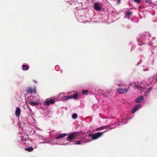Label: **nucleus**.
<instances>
[{"label": "nucleus", "mask_w": 157, "mask_h": 157, "mask_svg": "<svg viewBox=\"0 0 157 157\" xmlns=\"http://www.w3.org/2000/svg\"><path fill=\"white\" fill-rule=\"evenodd\" d=\"M118 86L119 88L117 90V91L120 94H123V93L127 92L130 89V87L129 86H126L124 84H118Z\"/></svg>", "instance_id": "f257e3e1"}, {"label": "nucleus", "mask_w": 157, "mask_h": 157, "mask_svg": "<svg viewBox=\"0 0 157 157\" xmlns=\"http://www.w3.org/2000/svg\"><path fill=\"white\" fill-rule=\"evenodd\" d=\"M78 133L77 132H73L69 134L67 137V140L69 141L74 140L75 138L78 139L77 137L78 136Z\"/></svg>", "instance_id": "f03ea898"}, {"label": "nucleus", "mask_w": 157, "mask_h": 157, "mask_svg": "<svg viewBox=\"0 0 157 157\" xmlns=\"http://www.w3.org/2000/svg\"><path fill=\"white\" fill-rule=\"evenodd\" d=\"M94 8L96 11H99L102 8V4L99 3H95L94 4Z\"/></svg>", "instance_id": "7ed1b4c3"}, {"label": "nucleus", "mask_w": 157, "mask_h": 157, "mask_svg": "<svg viewBox=\"0 0 157 157\" xmlns=\"http://www.w3.org/2000/svg\"><path fill=\"white\" fill-rule=\"evenodd\" d=\"M104 132H97L94 134L93 136V140H95L103 134Z\"/></svg>", "instance_id": "20e7f679"}, {"label": "nucleus", "mask_w": 157, "mask_h": 157, "mask_svg": "<svg viewBox=\"0 0 157 157\" xmlns=\"http://www.w3.org/2000/svg\"><path fill=\"white\" fill-rule=\"evenodd\" d=\"M55 102V101L53 99L46 101L44 102V105H46L49 106L50 104H52Z\"/></svg>", "instance_id": "39448f33"}, {"label": "nucleus", "mask_w": 157, "mask_h": 157, "mask_svg": "<svg viewBox=\"0 0 157 157\" xmlns=\"http://www.w3.org/2000/svg\"><path fill=\"white\" fill-rule=\"evenodd\" d=\"M21 110L20 108L18 107H17L16 109L15 113L16 116L18 118H19V116L21 114Z\"/></svg>", "instance_id": "423d86ee"}, {"label": "nucleus", "mask_w": 157, "mask_h": 157, "mask_svg": "<svg viewBox=\"0 0 157 157\" xmlns=\"http://www.w3.org/2000/svg\"><path fill=\"white\" fill-rule=\"evenodd\" d=\"M143 97V96H140V97L137 98L136 100L135 101L137 103H141L144 100Z\"/></svg>", "instance_id": "0eeeda50"}, {"label": "nucleus", "mask_w": 157, "mask_h": 157, "mask_svg": "<svg viewBox=\"0 0 157 157\" xmlns=\"http://www.w3.org/2000/svg\"><path fill=\"white\" fill-rule=\"evenodd\" d=\"M140 107V105H139L135 106L132 109V113H134L136 111H137L139 109Z\"/></svg>", "instance_id": "6e6552de"}, {"label": "nucleus", "mask_w": 157, "mask_h": 157, "mask_svg": "<svg viewBox=\"0 0 157 157\" xmlns=\"http://www.w3.org/2000/svg\"><path fill=\"white\" fill-rule=\"evenodd\" d=\"M67 134L66 133L59 134L58 136L56 138V139H59L61 138L67 136Z\"/></svg>", "instance_id": "1a4fd4ad"}, {"label": "nucleus", "mask_w": 157, "mask_h": 157, "mask_svg": "<svg viewBox=\"0 0 157 157\" xmlns=\"http://www.w3.org/2000/svg\"><path fill=\"white\" fill-rule=\"evenodd\" d=\"M26 91L30 93H33V92H35V90L33 89L31 87H29L26 89Z\"/></svg>", "instance_id": "9d476101"}, {"label": "nucleus", "mask_w": 157, "mask_h": 157, "mask_svg": "<svg viewBox=\"0 0 157 157\" xmlns=\"http://www.w3.org/2000/svg\"><path fill=\"white\" fill-rule=\"evenodd\" d=\"M34 148L32 147H26L25 148V150L27 151H28L29 152H31L32 151Z\"/></svg>", "instance_id": "9b49d317"}, {"label": "nucleus", "mask_w": 157, "mask_h": 157, "mask_svg": "<svg viewBox=\"0 0 157 157\" xmlns=\"http://www.w3.org/2000/svg\"><path fill=\"white\" fill-rule=\"evenodd\" d=\"M71 95L72 97V98H73L76 99H77L78 98V95L77 93L72 94Z\"/></svg>", "instance_id": "f8f14e48"}, {"label": "nucleus", "mask_w": 157, "mask_h": 157, "mask_svg": "<svg viewBox=\"0 0 157 157\" xmlns=\"http://www.w3.org/2000/svg\"><path fill=\"white\" fill-rule=\"evenodd\" d=\"M72 98V97L71 96V95L69 96H66L63 99V101H67L68 99H71Z\"/></svg>", "instance_id": "ddd939ff"}, {"label": "nucleus", "mask_w": 157, "mask_h": 157, "mask_svg": "<svg viewBox=\"0 0 157 157\" xmlns=\"http://www.w3.org/2000/svg\"><path fill=\"white\" fill-rule=\"evenodd\" d=\"M29 103L32 105L35 106L38 105V103L37 102H34L33 101H31L29 102Z\"/></svg>", "instance_id": "4468645a"}, {"label": "nucleus", "mask_w": 157, "mask_h": 157, "mask_svg": "<svg viewBox=\"0 0 157 157\" xmlns=\"http://www.w3.org/2000/svg\"><path fill=\"white\" fill-rule=\"evenodd\" d=\"M22 69L23 70H27L29 68V67L28 66H26L25 65H23L22 66Z\"/></svg>", "instance_id": "2eb2a0df"}, {"label": "nucleus", "mask_w": 157, "mask_h": 157, "mask_svg": "<svg viewBox=\"0 0 157 157\" xmlns=\"http://www.w3.org/2000/svg\"><path fill=\"white\" fill-rule=\"evenodd\" d=\"M82 140H80L79 141H75V142H76L75 143H74L73 144H81V142H82Z\"/></svg>", "instance_id": "dca6fc26"}, {"label": "nucleus", "mask_w": 157, "mask_h": 157, "mask_svg": "<svg viewBox=\"0 0 157 157\" xmlns=\"http://www.w3.org/2000/svg\"><path fill=\"white\" fill-rule=\"evenodd\" d=\"M107 126H103L101 127L98 128H97L98 130H102L103 129H104L105 128L107 127Z\"/></svg>", "instance_id": "f3484780"}, {"label": "nucleus", "mask_w": 157, "mask_h": 157, "mask_svg": "<svg viewBox=\"0 0 157 157\" xmlns=\"http://www.w3.org/2000/svg\"><path fill=\"white\" fill-rule=\"evenodd\" d=\"M77 115L76 113L73 114L72 116V117L73 118L75 119L77 118Z\"/></svg>", "instance_id": "a211bd4d"}, {"label": "nucleus", "mask_w": 157, "mask_h": 157, "mask_svg": "<svg viewBox=\"0 0 157 157\" xmlns=\"http://www.w3.org/2000/svg\"><path fill=\"white\" fill-rule=\"evenodd\" d=\"M82 93L85 94H88V91L86 90H84L82 91Z\"/></svg>", "instance_id": "6ab92c4d"}, {"label": "nucleus", "mask_w": 157, "mask_h": 157, "mask_svg": "<svg viewBox=\"0 0 157 157\" xmlns=\"http://www.w3.org/2000/svg\"><path fill=\"white\" fill-rule=\"evenodd\" d=\"M21 140L22 141H26V140L25 138L23 136L21 137Z\"/></svg>", "instance_id": "aec40b11"}, {"label": "nucleus", "mask_w": 157, "mask_h": 157, "mask_svg": "<svg viewBox=\"0 0 157 157\" xmlns=\"http://www.w3.org/2000/svg\"><path fill=\"white\" fill-rule=\"evenodd\" d=\"M134 1L136 3H139L140 2L141 0H134Z\"/></svg>", "instance_id": "412c9836"}, {"label": "nucleus", "mask_w": 157, "mask_h": 157, "mask_svg": "<svg viewBox=\"0 0 157 157\" xmlns=\"http://www.w3.org/2000/svg\"><path fill=\"white\" fill-rule=\"evenodd\" d=\"M142 88V87L140 85H138V88L140 90H141Z\"/></svg>", "instance_id": "4be33fe9"}, {"label": "nucleus", "mask_w": 157, "mask_h": 157, "mask_svg": "<svg viewBox=\"0 0 157 157\" xmlns=\"http://www.w3.org/2000/svg\"><path fill=\"white\" fill-rule=\"evenodd\" d=\"M93 135L92 133L90 134H89L88 135V136H89V137H92V140H93Z\"/></svg>", "instance_id": "5701e85b"}, {"label": "nucleus", "mask_w": 157, "mask_h": 157, "mask_svg": "<svg viewBox=\"0 0 157 157\" xmlns=\"http://www.w3.org/2000/svg\"><path fill=\"white\" fill-rule=\"evenodd\" d=\"M134 88L135 89H138V85H135Z\"/></svg>", "instance_id": "b1692460"}, {"label": "nucleus", "mask_w": 157, "mask_h": 157, "mask_svg": "<svg viewBox=\"0 0 157 157\" xmlns=\"http://www.w3.org/2000/svg\"><path fill=\"white\" fill-rule=\"evenodd\" d=\"M121 2V0H117V4H119Z\"/></svg>", "instance_id": "393cba45"}, {"label": "nucleus", "mask_w": 157, "mask_h": 157, "mask_svg": "<svg viewBox=\"0 0 157 157\" xmlns=\"http://www.w3.org/2000/svg\"><path fill=\"white\" fill-rule=\"evenodd\" d=\"M127 14L130 15H131V13L130 12H128L127 13Z\"/></svg>", "instance_id": "a878e982"}, {"label": "nucleus", "mask_w": 157, "mask_h": 157, "mask_svg": "<svg viewBox=\"0 0 157 157\" xmlns=\"http://www.w3.org/2000/svg\"><path fill=\"white\" fill-rule=\"evenodd\" d=\"M150 89V90H151V88H149Z\"/></svg>", "instance_id": "bb28decb"}, {"label": "nucleus", "mask_w": 157, "mask_h": 157, "mask_svg": "<svg viewBox=\"0 0 157 157\" xmlns=\"http://www.w3.org/2000/svg\"><path fill=\"white\" fill-rule=\"evenodd\" d=\"M156 81H157V78L156 79Z\"/></svg>", "instance_id": "cd10ccee"}]
</instances>
